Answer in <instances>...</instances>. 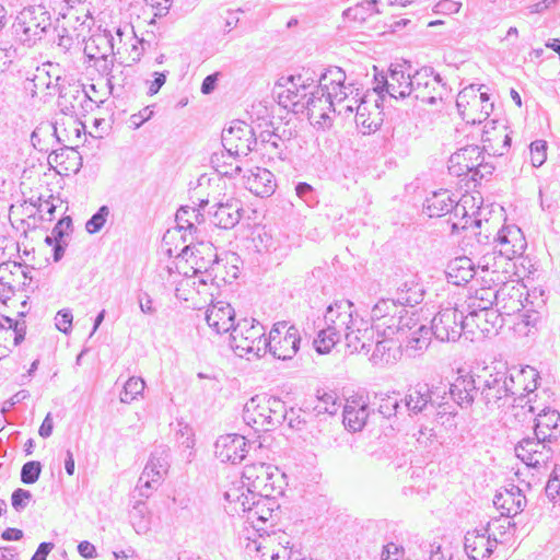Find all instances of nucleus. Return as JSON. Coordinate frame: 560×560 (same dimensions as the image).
<instances>
[{
	"label": "nucleus",
	"instance_id": "f3484780",
	"mask_svg": "<svg viewBox=\"0 0 560 560\" xmlns=\"http://www.w3.org/2000/svg\"><path fill=\"white\" fill-rule=\"evenodd\" d=\"M552 443L536 435L524 438L516 444L515 454L526 466L541 469L553 456Z\"/></svg>",
	"mask_w": 560,
	"mask_h": 560
},
{
	"label": "nucleus",
	"instance_id": "864d4df0",
	"mask_svg": "<svg viewBox=\"0 0 560 560\" xmlns=\"http://www.w3.org/2000/svg\"><path fill=\"white\" fill-rule=\"evenodd\" d=\"M145 387V382L141 377L131 376L124 385V389L120 393V401L124 404H130L139 395L142 394Z\"/></svg>",
	"mask_w": 560,
	"mask_h": 560
},
{
	"label": "nucleus",
	"instance_id": "79ce46f5",
	"mask_svg": "<svg viewBox=\"0 0 560 560\" xmlns=\"http://www.w3.org/2000/svg\"><path fill=\"white\" fill-rule=\"evenodd\" d=\"M114 44L109 33H101L91 36L84 46V54L90 60H106L109 54H113Z\"/></svg>",
	"mask_w": 560,
	"mask_h": 560
},
{
	"label": "nucleus",
	"instance_id": "de8ad7c7",
	"mask_svg": "<svg viewBox=\"0 0 560 560\" xmlns=\"http://www.w3.org/2000/svg\"><path fill=\"white\" fill-rule=\"evenodd\" d=\"M129 517L137 534L144 535L150 530L151 514L144 502H136L129 512Z\"/></svg>",
	"mask_w": 560,
	"mask_h": 560
},
{
	"label": "nucleus",
	"instance_id": "052dcab7",
	"mask_svg": "<svg viewBox=\"0 0 560 560\" xmlns=\"http://www.w3.org/2000/svg\"><path fill=\"white\" fill-rule=\"evenodd\" d=\"M42 464L36 460L27 462L21 469V480L25 485L35 483L40 475Z\"/></svg>",
	"mask_w": 560,
	"mask_h": 560
},
{
	"label": "nucleus",
	"instance_id": "c85d7f7f",
	"mask_svg": "<svg viewBox=\"0 0 560 560\" xmlns=\"http://www.w3.org/2000/svg\"><path fill=\"white\" fill-rule=\"evenodd\" d=\"M479 392L477 375L459 374L450 386L452 399L463 409L470 408Z\"/></svg>",
	"mask_w": 560,
	"mask_h": 560
},
{
	"label": "nucleus",
	"instance_id": "6ab92c4d",
	"mask_svg": "<svg viewBox=\"0 0 560 560\" xmlns=\"http://www.w3.org/2000/svg\"><path fill=\"white\" fill-rule=\"evenodd\" d=\"M442 398L438 393V389H430L428 384H417L416 386L408 389L404 401V408L410 413L418 415L428 410L429 408H436L438 413L448 412L445 404L440 401ZM452 411H450L451 413Z\"/></svg>",
	"mask_w": 560,
	"mask_h": 560
},
{
	"label": "nucleus",
	"instance_id": "ea45409f",
	"mask_svg": "<svg viewBox=\"0 0 560 560\" xmlns=\"http://www.w3.org/2000/svg\"><path fill=\"white\" fill-rule=\"evenodd\" d=\"M445 273L450 283L462 285L471 280L477 271L470 258L460 256L448 262Z\"/></svg>",
	"mask_w": 560,
	"mask_h": 560
},
{
	"label": "nucleus",
	"instance_id": "ddd939ff",
	"mask_svg": "<svg viewBox=\"0 0 560 560\" xmlns=\"http://www.w3.org/2000/svg\"><path fill=\"white\" fill-rule=\"evenodd\" d=\"M429 329L438 340L454 342L462 336L465 337V316L456 307L441 308L433 317Z\"/></svg>",
	"mask_w": 560,
	"mask_h": 560
},
{
	"label": "nucleus",
	"instance_id": "a211bd4d",
	"mask_svg": "<svg viewBox=\"0 0 560 560\" xmlns=\"http://www.w3.org/2000/svg\"><path fill=\"white\" fill-rule=\"evenodd\" d=\"M222 144L229 158L233 155L246 156L255 149L257 140L250 126L242 121H236L228 129L223 130Z\"/></svg>",
	"mask_w": 560,
	"mask_h": 560
},
{
	"label": "nucleus",
	"instance_id": "37998d69",
	"mask_svg": "<svg viewBox=\"0 0 560 560\" xmlns=\"http://www.w3.org/2000/svg\"><path fill=\"white\" fill-rule=\"evenodd\" d=\"M369 406L360 400L348 401L343 407V423L353 431H360L369 418Z\"/></svg>",
	"mask_w": 560,
	"mask_h": 560
},
{
	"label": "nucleus",
	"instance_id": "4c0bfd02",
	"mask_svg": "<svg viewBox=\"0 0 560 560\" xmlns=\"http://www.w3.org/2000/svg\"><path fill=\"white\" fill-rule=\"evenodd\" d=\"M213 212V223L222 229H232L241 220L242 207L241 202L234 198H228L225 201H220L215 205Z\"/></svg>",
	"mask_w": 560,
	"mask_h": 560
},
{
	"label": "nucleus",
	"instance_id": "c9c22d12",
	"mask_svg": "<svg viewBox=\"0 0 560 560\" xmlns=\"http://www.w3.org/2000/svg\"><path fill=\"white\" fill-rule=\"evenodd\" d=\"M534 435L549 442L560 435V413L553 409H542L536 417Z\"/></svg>",
	"mask_w": 560,
	"mask_h": 560
},
{
	"label": "nucleus",
	"instance_id": "bb28decb",
	"mask_svg": "<svg viewBox=\"0 0 560 560\" xmlns=\"http://www.w3.org/2000/svg\"><path fill=\"white\" fill-rule=\"evenodd\" d=\"M247 442L243 435H221L214 444L215 456L222 462L232 464L241 463L248 452Z\"/></svg>",
	"mask_w": 560,
	"mask_h": 560
},
{
	"label": "nucleus",
	"instance_id": "1a4fd4ad",
	"mask_svg": "<svg viewBox=\"0 0 560 560\" xmlns=\"http://www.w3.org/2000/svg\"><path fill=\"white\" fill-rule=\"evenodd\" d=\"M480 88L471 84L464 88L457 95L456 107L463 120L467 124H481L493 109L489 95L480 92Z\"/></svg>",
	"mask_w": 560,
	"mask_h": 560
},
{
	"label": "nucleus",
	"instance_id": "cd10ccee",
	"mask_svg": "<svg viewBox=\"0 0 560 560\" xmlns=\"http://www.w3.org/2000/svg\"><path fill=\"white\" fill-rule=\"evenodd\" d=\"M483 158L479 148L470 145L453 153L448 160V171L455 176H464L470 172L477 175L482 164Z\"/></svg>",
	"mask_w": 560,
	"mask_h": 560
},
{
	"label": "nucleus",
	"instance_id": "20e7f679",
	"mask_svg": "<svg viewBox=\"0 0 560 560\" xmlns=\"http://www.w3.org/2000/svg\"><path fill=\"white\" fill-rule=\"evenodd\" d=\"M288 417L284 401L280 398L257 395L244 406L243 419L256 431H271Z\"/></svg>",
	"mask_w": 560,
	"mask_h": 560
},
{
	"label": "nucleus",
	"instance_id": "e2e57ef3",
	"mask_svg": "<svg viewBox=\"0 0 560 560\" xmlns=\"http://www.w3.org/2000/svg\"><path fill=\"white\" fill-rule=\"evenodd\" d=\"M73 315L70 310H60L55 316L56 328L63 332L69 334L72 328Z\"/></svg>",
	"mask_w": 560,
	"mask_h": 560
},
{
	"label": "nucleus",
	"instance_id": "5fc2aeb1",
	"mask_svg": "<svg viewBox=\"0 0 560 560\" xmlns=\"http://www.w3.org/2000/svg\"><path fill=\"white\" fill-rule=\"evenodd\" d=\"M23 273L22 266L16 262H2L0 264V284L7 287L9 292L13 291V276Z\"/></svg>",
	"mask_w": 560,
	"mask_h": 560
},
{
	"label": "nucleus",
	"instance_id": "49530a36",
	"mask_svg": "<svg viewBox=\"0 0 560 560\" xmlns=\"http://www.w3.org/2000/svg\"><path fill=\"white\" fill-rule=\"evenodd\" d=\"M59 80L60 77H56L55 82H52L48 72L44 70H37V73L32 80V96H38L39 94H42V97L44 98L47 96H54L59 90Z\"/></svg>",
	"mask_w": 560,
	"mask_h": 560
},
{
	"label": "nucleus",
	"instance_id": "c756f323",
	"mask_svg": "<svg viewBox=\"0 0 560 560\" xmlns=\"http://www.w3.org/2000/svg\"><path fill=\"white\" fill-rule=\"evenodd\" d=\"M206 322L217 334H224L235 327V311L224 301H218L208 306Z\"/></svg>",
	"mask_w": 560,
	"mask_h": 560
},
{
	"label": "nucleus",
	"instance_id": "680f3d73",
	"mask_svg": "<svg viewBox=\"0 0 560 560\" xmlns=\"http://www.w3.org/2000/svg\"><path fill=\"white\" fill-rule=\"evenodd\" d=\"M130 30L131 34L133 35L132 36V39H135V43L131 45V50L129 52V58L132 62H137L140 60L141 56H142V51H143V40L142 39H138L135 35V32H133V27L132 26H129V25H126L124 28L121 27H118L117 31H116V34L117 36L119 37V39L121 40L122 38V35L125 34L126 31Z\"/></svg>",
	"mask_w": 560,
	"mask_h": 560
},
{
	"label": "nucleus",
	"instance_id": "f257e3e1",
	"mask_svg": "<svg viewBox=\"0 0 560 560\" xmlns=\"http://www.w3.org/2000/svg\"><path fill=\"white\" fill-rule=\"evenodd\" d=\"M526 248V240L522 230L516 225L502 226L493 237L492 243L487 244L478 259L477 269L490 275L486 282L495 285L505 282L513 275V259L523 255Z\"/></svg>",
	"mask_w": 560,
	"mask_h": 560
},
{
	"label": "nucleus",
	"instance_id": "9d476101",
	"mask_svg": "<svg viewBox=\"0 0 560 560\" xmlns=\"http://www.w3.org/2000/svg\"><path fill=\"white\" fill-rule=\"evenodd\" d=\"M324 81L332 84V97L335 98V107L334 113H337L345 118H348L357 113L358 105H362V102L365 100L363 97H359V93L353 94L354 90L352 85H346V73L339 67H332L327 69L324 72Z\"/></svg>",
	"mask_w": 560,
	"mask_h": 560
},
{
	"label": "nucleus",
	"instance_id": "69168bd1",
	"mask_svg": "<svg viewBox=\"0 0 560 560\" xmlns=\"http://www.w3.org/2000/svg\"><path fill=\"white\" fill-rule=\"evenodd\" d=\"M127 75L124 69H112L107 77V85L113 94L115 88H122L126 84Z\"/></svg>",
	"mask_w": 560,
	"mask_h": 560
},
{
	"label": "nucleus",
	"instance_id": "4be33fe9",
	"mask_svg": "<svg viewBox=\"0 0 560 560\" xmlns=\"http://www.w3.org/2000/svg\"><path fill=\"white\" fill-rule=\"evenodd\" d=\"M347 326L349 329H346L345 340L350 352L368 353L374 343V324L370 325L351 308V323Z\"/></svg>",
	"mask_w": 560,
	"mask_h": 560
},
{
	"label": "nucleus",
	"instance_id": "58836bf2",
	"mask_svg": "<svg viewBox=\"0 0 560 560\" xmlns=\"http://www.w3.org/2000/svg\"><path fill=\"white\" fill-rule=\"evenodd\" d=\"M424 296L423 285L415 275L408 276L398 287L396 291L397 303L405 307L406 305L415 306L422 302Z\"/></svg>",
	"mask_w": 560,
	"mask_h": 560
},
{
	"label": "nucleus",
	"instance_id": "2eb2a0df",
	"mask_svg": "<svg viewBox=\"0 0 560 560\" xmlns=\"http://www.w3.org/2000/svg\"><path fill=\"white\" fill-rule=\"evenodd\" d=\"M506 376L509 380V386L513 392L511 396H514V405L518 404L523 406L524 399L528 397L525 404L528 405V410L530 412H536L537 408L533 405V399L529 395L537 388V382L539 378L537 370L529 365L524 368L508 366Z\"/></svg>",
	"mask_w": 560,
	"mask_h": 560
},
{
	"label": "nucleus",
	"instance_id": "4468645a",
	"mask_svg": "<svg viewBox=\"0 0 560 560\" xmlns=\"http://www.w3.org/2000/svg\"><path fill=\"white\" fill-rule=\"evenodd\" d=\"M224 499L231 504L233 513H246L247 520L266 522L271 517L272 509L267 508L269 498L257 497L250 500L249 495L241 492L240 487H229L224 492Z\"/></svg>",
	"mask_w": 560,
	"mask_h": 560
},
{
	"label": "nucleus",
	"instance_id": "bf43d9fd",
	"mask_svg": "<svg viewBox=\"0 0 560 560\" xmlns=\"http://www.w3.org/2000/svg\"><path fill=\"white\" fill-rule=\"evenodd\" d=\"M109 209L107 206H102L96 213H94L85 224V229L90 234H94L105 225Z\"/></svg>",
	"mask_w": 560,
	"mask_h": 560
},
{
	"label": "nucleus",
	"instance_id": "8fccbe9b",
	"mask_svg": "<svg viewBox=\"0 0 560 560\" xmlns=\"http://www.w3.org/2000/svg\"><path fill=\"white\" fill-rule=\"evenodd\" d=\"M66 10L62 13L63 19L75 20L84 25L86 21L92 20L89 10L81 0H63Z\"/></svg>",
	"mask_w": 560,
	"mask_h": 560
},
{
	"label": "nucleus",
	"instance_id": "f704fd0d",
	"mask_svg": "<svg viewBox=\"0 0 560 560\" xmlns=\"http://www.w3.org/2000/svg\"><path fill=\"white\" fill-rule=\"evenodd\" d=\"M307 74L308 71L304 74L291 75L287 79L289 86L285 91L279 93L280 103L284 106H288L289 104L298 106L302 98L307 96L305 92L306 89L315 82V79Z\"/></svg>",
	"mask_w": 560,
	"mask_h": 560
},
{
	"label": "nucleus",
	"instance_id": "774afa93",
	"mask_svg": "<svg viewBox=\"0 0 560 560\" xmlns=\"http://www.w3.org/2000/svg\"><path fill=\"white\" fill-rule=\"evenodd\" d=\"M32 497L31 492L28 490H24V489H16L13 493H12V506L16 510V511H20V510H23L25 506H26V501L30 500Z\"/></svg>",
	"mask_w": 560,
	"mask_h": 560
},
{
	"label": "nucleus",
	"instance_id": "c03bdc74",
	"mask_svg": "<svg viewBox=\"0 0 560 560\" xmlns=\"http://www.w3.org/2000/svg\"><path fill=\"white\" fill-rule=\"evenodd\" d=\"M424 207L431 218L442 217L453 208L458 211V205H455L447 190L433 192L431 197L427 198Z\"/></svg>",
	"mask_w": 560,
	"mask_h": 560
},
{
	"label": "nucleus",
	"instance_id": "4d7b16f0",
	"mask_svg": "<svg viewBox=\"0 0 560 560\" xmlns=\"http://www.w3.org/2000/svg\"><path fill=\"white\" fill-rule=\"evenodd\" d=\"M511 526L512 523L510 521V517L505 516L502 518H494L492 521H489L487 525L482 527L486 528L487 532L491 534L492 538H498L500 542Z\"/></svg>",
	"mask_w": 560,
	"mask_h": 560
},
{
	"label": "nucleus",
	"instance_id": "0eeeda50",
	"mask_svg": "<svg viewBox=\"0 0 560 560\" xmlns=\"http://www.w3.org/2000/svg\"><path fill=\"white\" fill-rule=\"evenodd\" d=\"M352 302L348 300L337 301L329 305L325 314L326 328L318 331L314 339L315 350L320 353H328L340 340L341 334L346 335L347 325L351 323Z\"/></svg>",
	"mask_w": 560,
	"mask_h": 560
},
{
	"label": "nucleus",
	"instance_id": "72a5a7b5",
	"mask_svg": "<svg viewBox=\"0 0 560 560\" xmlns=\"http://www.w3.org/2000/svg\"><path fill=\"white\" fill-rule=\"evenodd\" d=\"M355 124L363 135L375 132L382 126L383 114L377 101L370 102L365 98L362 105H358Z\"/></svg>",
	"mask_w": 560,
	"mask_h": 560
},
{
	"label": "nucleus",
	"instance_id": "7ed1b4c3",
	"mask_svg": "<svg viewBox=\"0 0 560 560\" xmlns=\"http://www.w3.org/2000/svg\"><path fill=\"white\" fill-rule=\"evenodd\" d=\"M481 281L485 283V287L475 291V294L469 296L467 307L469 311H486L493 310V304L501 305L503 310L508 313L520 311L523 306L521 298L522 293L520 288H517L513 282L509 283L506 280L499 285H495L493 282H486L483 277L489 280L490 275L487 272H481Z\"/></svg>",
	"mask_w": 560,
	"mask_h": 560
},
{
	"label": "nucleus",
	"instance_id": "412c9836",
	"mask_svg": "<svg viewBox=\"0 0 560 560\" xmlns=\"http://www.w3.org/2000/svg\"><path fill=\"white\" fill-rule=\"evenodd\" d=\"M192 256L196 275L208 273L211 278V283L215 282L217 285H219V281H225L222 260L211 243H198L194 247Z\"/></svg>",
	"mask_w": 560,
	"mask_h": 560
},
{
	"label": "nucleus",
	"instance_id": "aec40b11",
	"mask_svg": "<svg viewBox=\"0 0 560 560\" xmlns=\"http://www.w3.org/2000/svg\"><path fill=\"white\" fill-rule=\"evenodd\" d=\"M446 92L440 75H432L429 69H421L413 73V88L411 97L422 103L435 105L442 102Z\"/></svg>",
	"mask_w": 560,
	"mask_h": 560
},
{
	"label": "nucleus",
	"instance_id": "5701e85b",
	"mask_svg": "<svg viewBox=\"0 0 560 560\" xmlns=\"http://www.w3.org/2000/svg\"><path fill=\"white\" fill-rule=\"evenodd\" d=\"M413 88V74L405 73L402 70L390 69L389 75L375 77L374 91L383 97L386 92L394 98L411 97Z\"/></svg>",
	"mask_w": 560,
	"mask_h": 560
},
{
	"label": "nucleus",
	"instance_id": "e433bc0d",
	"mask_svg": "<svg viewBox=\"0 0 560 560\" xmlns=\"http://www.w3.org/2000/svg\"><path fill=\"white\" fill-rule=\"evenodd\" d=\"M432 336L430 329L425 325L419 324L417 318V326L401 336L399 342H405L408 355L417 357L428 349Z\"/></svg>",
	"mask_w": 560,
	"mask_h": 560
},
{
	"label": "nucleus",
	"instance_id": "2f4dec72",
	"mask_svg": "<svg viewBox=\"0 0 560 560\" xmlns=\"http://www.w3.org/2000/svg\"><path fill=\"white\" fill-rule=\"evenodd\" d=\"M58 107L66 115H77L91 101L82 85L74 83L59 86Z\"/></svg>",
	"mask_w": 560,
	"mask_h": 560
},
{
	"label": "nucleus",
	"instance_id": "13d9d810",
	"mask_svg": "<svg viewBox=\"0 0 560 560\" xmlns=\"http://www.w3.org/2000/svg\"><path fill=\"white\" fill-rule=\"evenodd\" d=\"M530 163L534 167L541 166L547 159V142L535 140L529 145Z\"/></svg>",
	"mask_w": 560,
	"mask_h": 560
},
{
	"label": "nucleus",
	"instance_id": "a18cd8bd",
	"mask_svg": "<svg viewBox=\"0 0 560 560\" xmlns=\"http://www.w3.org/2000/svg\"><path fill=\"white\" fill-rule=\"evenodd\" d=\"M341 407V400L337 397L336 393L329 390L318 389L315 400L313 401V413L318 417L320 415L334 416Z\"/></svg>",
	"mask_w": 560,
	"mask_h": 560
},
{
	"label": "nucleus",
	"instance_id": "09e8293b",
	"mask_svg": "<svg viewBox=\"0 0 560 560\" xmlns=\"http://www.w3.org/2000/svg\"><path fill=\"white\" fill-rule=\"evenodd\" d=\"M203 222V215L199 209L183 206L177 210L176 223L180 230L196 231L197 225Z\"/></svg>",
	"mask_w": 560,
	"mask_h": 560
},
{
	"label": "nucleus",
	"instance_id": "b1692460",
	"mask_svg": "<svg viewBox=\"0 0 560 560\" xmlns=\"http://www.w3.org/2000/svg\"><path fill=\"white\" fill-rule=\"evenodd\" d=\"M168 467V452L165 448L155 450L151 454L138 481L141 495H149L147 490L155 488L162 481Z\"/></svg>",
	"mask_w": 560,
	"mask_h": 560
},
{
	"label": "nucleus",
	"instance_id": "0e129e2a",
	"mask_svg": "<svg viewBox=\"0 0 560 560\" xmlns=\"http://www.w3.org/2000/svg\"><path fill=\"white\" fill-rule=\"evenodd\" d=\"M268 547L265 546L262 548L258 547V551L261 552L262 560H289L291 551L285 547L281 546L278 551H268Z\"/></svg>",
	"mask_w": 560,
	"mask_h": 560
},
{
	"label": "nucleus",
	"instance_id": "dca6fc26",
	"mask_svg": "<svg viewBox=\"0 0 560 560\" xmlns=\"http://www.w3.org/2000/svg\"><path fill=\"white\" fill-rule=\"evenodd\" d=\"M501 322L498 310L469 311L465 316V339L475 342L495 335Z\"/></svg>",
	"mask_w": 560,
	"mask_h": 560
},
{
	"label": "nucleus",
	"instance_id": "423d86ee",
	"mask_svg": "<svg viewBox=\"0 0 560 560\" xmlns=\"http://www.w3.org/2000/svg\"><path fill=\"white\" fill-rule=\"evenodd\" d=\"M266 329L254 318L238 320L231 332V348L247 360L259 359L267 352Z\"/></svg>",
	"mask_w": 560,
	"mask_h": 560
},
{
	"label": "nucleus",
	"instance_id": "f03ea898",
	"mask_svg": "<svg viewBox=\"0 0 560 560\" xmlns=\"http://www.w3.org/2000/svg\"><path fill=\"white\" fill-rule=\"evenodd\" d=\"M508 365L497 363L481 369L477 374L480 399L490 412L502 411L514 406V396L506 376Z\"/></svg>",
	"mask_w": 560,
	"mask_h": 560
},
{
	"label": "nucleus",
	"instance_id": "a878e982",
	"mask_svg": "<svg viewBox=\"0 0 560 560\" xmlns=\"http://www.w3.org/2000/svg\"><path fill=\"white\" fill-rule=\"evenodd\" d=\"M498 544L499 539L492 538L491 534L480 526L466 533L464 546L471 560H486L493 553Z\"/></svg>",
	"mask_w": 560,
	"mask_h": 560
},
{
	"label": "nucleus",
	"instance_id": "338daca9",
	"mask_svg": "<svg viewBox=\"0 0 560 560\" xmlns=\"http://www.w3.org/2000/svg\"><path fill=\"white\" fill-rule=\"evenodd\" d=\"M167 72H153V80H148V94L155 95L166 82Z\"/></svg>",
	"mask_w": 560,
	"mask_h": 560
},
{
	"label": "nucleus",
	"instance_id": "6e6552de",
	"mask_svg": "<svg viewBox=\"0 0 560 560\" xmlns=\"http://www.w3.org/2000/svg\"><path fill=\"white\" fill-rule=\"evenodd\" d=\"M50 26V13L44 5H30L24 8L16 15L13 24L18 39L30 47L40 40Z\"/></svg>",
	"mask_w": 560,
	"mask_h": 560
},
{
	"label": "nucleus",
	"instance_id": "473e14b6",
	"mask_svg": "<svg viewBox=\"0 0 560 560\" xmlns=\"http://www.w3.org/2000/svg\"><path fill=\"white\" fill-rule=\"evenodd\" d=\"M245 187L256 196L268 197L275 192L276 180L273 174L264 167H254L244 175Z\"/></svg>",
	"mask_w": 560,
	"mask_h": 560
},
{
	"label": "nucleus",
	"instance_id": "3c124183",
	"mask_svg": "<svg viewBox=\"0 0 560 560\" xmlns=\"http://www.w3.org/2000/svg\"><path fill=\"white\" fill-rule=\"evenodd\" d=\"M373 345L375 347L371 359L375 364H387L392 361V359H395V357H392L389 353L393 346H396L393 341V338L383 337L381 340H374Z\"/></svg>",
	"mask_w": 560,
	"mask_h": 560
},
{
	"label": "nucleus",
	"instance_id": "7c9ffc66",
	"mask_svg": "<svg viewBox=\"0 0 560 560\" xmlns=\"http://www.w3.org/2000/svg\"><path fill=\"white\" fill-rule=\"evenodd\" d=\"M493 504L502 516L513 517L524 510L526 498L517 486L510 483L494 495Z\"/></svg>",
	"mask_w": 560,
	"mask_h": 560
},
{
	"label": "nucleus",
	"instance_id": "39448f33",
	"mask_svg": "<svg viewBox=\"0 0 560 560\" xmlns=\"http://www.w3.org/2000/svg\"><path fill=\"white\" fill-rule=\"evenodd\" d=\"M280 472L277 467L265 463L246 465L243 469L241 481L233 482L230 487H240L241 492L249 495L250 500L260 498H271L275 492H281V487L277 486L280 479Z\"/></svg>",
	"mask_w": 560,
	"mask_h": 560
},
{
	"label": "nucleus",
	"instance_id": "f8f14e48",
	"mask_svg": "<svg viewBox=\"0 0 560 560\" xmlns=\"http://www.w3.org/2000/svg\"><path fill=\"white\" fill-rule=\"evenodd\" d=\"M300 342L301 336L295 326L278 322L269 331L267 351L279 360H291L299 351Z\"/></svg>",
	"mask_w": 560,
	"mask_h": 560
},
{
	"label": "nucleus",
	"instance_id": "603ef678",
	"mask_svg": "<svg viewBox=\"0 0 560 560\" xmlns=\"http://www.w3.org/2000/svg\"><path fill=\"white\" fill-rule=\"evenodd\" d=\"M405 311V307L400 306L397 301L386 299L378 301L371 311L372 324L382 322L385 317L389 316L395 311Z\"/></svg>",
	"mask_w": 560,
	"mask_h": 560
},
{
	"label": "nucleus",
	"instance_id": "a19ab883",
	"mask_svg": "<svg viewBox=\"0 0 560 560\" xmlns=\"http://www.w3.org/2000/svg\"><path fill=\"white\" fill-rule=\"evenodd\" d=\"M481 141L485 149L492 150L494 154L503 155V150L510 147L511 138L505 133L503 126L497 127V121L492 120L485 126Z\"/></svg>",
	"mask_w": 560,
	"mask_h": 560
},
{
	"label": "nucleus",
	"instance_id": "6e6d98bb",
	"mask_svg": "<svg viewBox=\"0 0 560 560\" xmlns=\"http://www.w3.org/2000/svg\"><path fill=\"white\" fill-rule=\"evenodd\" d=\"M402 400H399L396 393L392 395H384L381 398L378 411L385 418H390L392 416H396L400 409L404 407L400 405Z\"/></svg>",
	"mask_w": 560,
	"mask_h": 560
},
{
	"label": "nucleus",
	"instance_id": "393cba45",
	"mask_svg": "<svg viewBox=\"0 0 560 560\" xmlns=\"http://www.w3.org/2000/svg\"><path fill=\"white\" fill-rule=\"evenodd\" d=\"M415 326H417V316L415 313L409 314L406 308L405 311H395L382 322L374 324L378 337L393 338L397 336V342Z\"/></svg>",
	"mask_w": 560,
	"mask_h": 560
},
{
	"label": "nucleus",
	"instance_id": "9b49d317",
	"mask_svg": "<svg viewBox=\"0 0 560 560\" xmlns=\"http://www.w3.org/2000/svg\"><path fill=\"white\" fill-rule=\"evenodd\" d=\"M317 82L318 86L310 93L305 107L310 121L325 129L331 126L330 113L334 112L335 107V98L332 97L335 90L330 89L332 84L324 81V73L319 75Z\"/></svg>",
	"mask_w": 560,
	"mask_h": 560
}]
</instances>
